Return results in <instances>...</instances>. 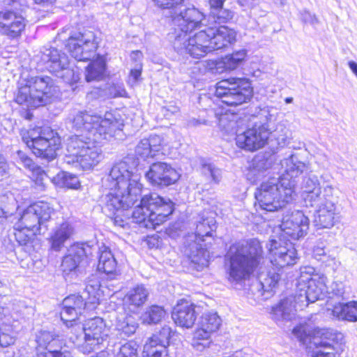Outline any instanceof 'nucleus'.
Here are the masks:
<instances>
[{
	"label": "nucleus",
	"instance_id": "55",
	"mask_svg": "<svg viewBox=\"0 0 357 357\" xmlns=\"http://www.w3.org/2000/svg\"><path fill=\"white\" fill-rule=\"evenodd\" d=\"M37 357H72L71 354L68 351H41L38 354Z\"/></svg>",
	"mask_w": 357,
	"mask_h": 357
},
{
	"label": "nucleus",
	"instance_id": "9",
	"mask_svg": "<svg viewBox=\"0 0 357 357\" xmlns=\"http://www.w3.org/2000/svg\"><path fill=\"white\" fill-rule=\"evenodd\" d=\"M23 142L37 157L52 160L61 145L57 133L49 127H37L23 134Z\"/></svg>",
	"mask_w": 357,
	"mask_h": 357
},
{
	"label": "nucleus",
	"instance_id": "20",
	"mask_svg": "<svg viewBox=\"0 0 357 357\" xmlns=\"http://www.w3.org/2000/svg\"><path fill=\"white\" fill-rule=\"evenodd\" d=\"M271 264L280 268L295 264L298 260L297 252L290 242L271 240L268 245Z\"/></svg>",
	"mask_w": 357,
	"mask_h": 357
},
{
	"label": "nucleus",
	"instance_id": "27",
	"mask_svg": "<svg viewBox=\"0 0 357 357\" xmlns=\"http://www.w3.org/2000/svg\"><path fill=\"white\" fill-rule=\"evenodd\" d=\"M337 248L329 246L326 242L319 241L313 248V256L326 267L335 271L340 266V261L337 259Z\"/></svg>",
	"mask_w": 357,
	"mask_h": 357
},
{
	"label": "nucleus",
	"instance_id": "4",
	"mask_svg": "<svg viewBox=\"0 0 357 357\" xmlns=\"http://www.w3.org/2000/svg\"><path fill=\"white\" fill-rule=\"evenodd\" d=\"M277 109L271 106H260L252 114V125L243 132L237 134L236 144L240 149L255 151L264 147L271 134L283 147L289 144L288 130L282 126L273 130L278 119Z\"/></svg>",
	"mask_w": 357,
	"mask_h": 357
},
{
	"label": "nucleus",
	"instance_id": "18",
	"mask_svg": "<svg viewBox=\"0 0 357 357\" xmlns=\"http://www.w3.org/2000/svg\"><path fill=\"white\" fill-rule=\"evenodd\" d=\"M222 319L215 312H204L198 322V328L194 332L192 346L198 351L208 347L211 342V335L220 327Z\"/></svg>",
	"mask_w": 357,
	"mask_h": 357
},
{
	"label": "nucleus",
	"instance_id": "43",
	"mask_svg": "<svg viewBox=\"0 0 357 357\" xmlns=\"http://www.w3.org/2000/svg\"><path fill=\"white\" fill-rule=\"evenodd\" d=\"M248 55L245 49H241L226 55L222 59V63L225 70H234L241 66Z\"/></svg>",
	"mask_w": 357,
	"mask_h": 357
},
{
	"label": "nucleus",
	"instance_id": "19",
	"mask_svg": "<svg viewBox=\"0 0 357 357\" xmlns=\"http://www.w3.org/2000/svg\"><path fill=\"white\" fill-rule=\"evenodd\" d=\"M53 212L50 204L38 202L27 207L17 222L40 234L42 227L50 220Z\"/></svg>",
	"mask_w": 357,
	"mask_h": 357
},
{
	"label": "nucleus",
	"instance_id": "58",
	"mask_svg": "<svg viewBox=\"0 0 357 357\" xmlns=\"http://www.w3.org/2000/svg\"><path fill=\"white\" fill-rule=\"evenodd\" d=\"M332 293L338 297L342 296L344 294V285L342 282H335L331 284Z\"/></svg>",
	"mask_w": 357,
	"mask_h": 357
},
{
	"label": "nucleus",
	"instance_id": "39",
	"mask_svg": "<svg viewBox=\"0 0 357 357\" xmlns=\"http://www.w3.org/2000/svg\"><path fill=\"white\" fill-rule=\"evenodd\" d=\"M215 222V218L212 215H206L204 213L200 216L195 234L196 241H204V237L211 236L212 231L216 227Z\"/></svg>",
	"mask_w": 357,
	"mask_h": 357
},
{
	"label": "nucleus",
	"instance_id": "53",
	"mask_svg": "<svg viewBox=\"0 0 357 357\" xmlns=\"http://www.w3.org/2000/svg\"><path fill=\"white\" fill-rule=\"evenodd\" d=\"M143 354H146L147 357H167V349H160L156 347H151L147 349L146 344L144 346Z\"/></svg>",
	"mask_w": 357,
	"mask_h": 357
},
{
	"label": "nucleus",
	"instance_id": "31",
	"mask_svg": "<svg viewBox=\"0 0 357 357\" xmlns=\"http://www.w3.org/2000/svg\"><path fill=\"white\" fill-rule=\"evenodd\" d=\"M282 166L284 168V171L282 176L278 178L280 181H283L284 179L287 180L289 183V185L291 190L296 192V178L306 169L305 164L298 161L296 158L291 155L282 161Z\"/></svg>",
	"mask_w": 357,
	"mask_h": 357
},
{
	"label": "nucleus",
	"instance_id": "47",
	"mask_svg": "<svg viewBox=\"0 0 357 357\" xmlns=\"http://www.w3.org/2000/svg\"><path fill=\"white\" fill-rule=\"evenodd\" d=\"M10 324L3 321L0 326V346L2 347L13 344L15 341V326Z\"/></svg>",
	"mask_w": 357,
	"mask_h": 357
},
{
	"label": "nucleus",
	"instance_id": "22",
	"mask_svg": "<svg viewBox=\"0 0 357 357\" xmlns=\"http://www.w3.org/2000/svg\"><path fill=\"white\" fill-rule=\"evenodd\" d=\"M309 224L308 218L302 211H295L283 218L280 225L282 236L284 238L299 239L307 234Z\"/></svg>",
	"mask_w": 357,
	"mask_h": 357
},
{
	"label": "nucleus",
	"instance_id": "32",
	"mask_svg": "<svg viewBox=\"0 0 357 357\" xmlns=\"http://www.w3.org/2000/svg\"><path fill=\"white\" fill-rule=\"evenodd\" d=\"M149 295V290L143 284H137L131 288L126 294L123 300L125 309L131 312H137L147 301Z\"/></svg>",
	"mask_w": 357,
	"mask_h": 357
},
{
	"label": "nucleus",
	"instance_id": "15",
	"mask_svg": "<svg viewBox=\"0 0 357 357\" xmlns=\"http://www.w3.org/2000/svg\"><path fill=\"white\" fill-rule=\"evenodd\" d=\"M99 41L93 31H85L72 34L66 41V47L77 61H89L96 55Z\"/></svg>",
	"mask_w": 357,
	"mask_h": 357
},
{
	"label": "nucleus",
	"instance_id": "8",
	"mask_svg": "<svg viewBox=\"0 0 357 357\" xmlns=\"http://www.w3.org/2000/svg\"><path fill=\"white\" fill-rule=\"evenodd\" d=\"M59 89L50 77H33L19 88L15 101L28 107H38L51 102Z\"/></svg>",
	"mask_w": 357,
	"mask_h": 357
},
{
	"label": "nucleus",
	"instance_id": "41",
	"mask_svg": "<svg viewBox=\"0 0 357 357\" xmlns=\"http://www.w3.org/2000/svg\"><path fill=\"white\" fill-rule=\"evenodd\" d=\"M167 314L163 307L153 305L146 308L141 315V320L143 324H156L162 321Z\"/></svg>",
	"mask_w": 357,
	"mask_h": 357
},
{
	"label": "nucleus",
	"instance_id": "61",
	"mask_svg": "<svg viewBox=\"0 0 357 357\" xmlns=\"http://www.w3.org/2000/svg\"><path fill=\"white\" fill-rule=\"evenodd\" d=\"M8 310L0 307V324L1 325L3 321L11 323L10 316L7 314Z\"/></svg>",
	"mask_w": 357,
	"mask_h": 357
},
{
	"label": "nucleus",
	"instance_id": "60",
	"mask_svg": "<svg viewBox=\"0 0 357 357\" xmlns=\"http://www.w3.org/2000/svg\"><path fill=\"white\" fill-rule=\"evenodd\" d=\"M178 110V107L175 105H169L167 107H164L162 109L164 115L167 116H169V114L177 113Z\"/></svg>",
	"mask_w": 357,
	"mask_h": 357
},
{
	"label": "nucleus",
	"instance_id": "52",
	"mask_svg": "<svg viewBox=\"0 0 357 357\" xmlns=\"http://www.w3.org/2000/svg\"><path fill=\"white\" fill-rule=\"evenodd\" d=\"M15 159L24 167L32 171L35 170V164L33 160L23 151H17L15 154Z\"/></svg>",
	"mask_w": 357,
	"mask_h": 357
},
{
	"label": "nucleus",
	"instance_id": "51",
	"mask_svg": "<svg viewBox=\"0 0 357 357\" xmlns=\"http://www.w3.org/2000/svg\"><path fill=\"white\" fill-rule=\"evenodd\" d=\"M54 341H55V336L49 331H41L36 336V342L38 344L42 347H46Z\"/></svg>",
	"mask_w": 357,
	"mask_h": 357
},
{
	"label": "nucleus",
	"instance_id": "25",
	"mask_svg": "<svg viewBox=\"0 0 357 357\" xmlns=\"http://www.w3.org/2000/svg\"><path fill=\"white\" fill-rule=\"evenodd\" d=\"M301 191L306 206H314L323 199L321 183L316 175L309 174L303 177Z\"/></svg>",
	"mask_w": 357,
	"mask_h": 357
},
{
	"label": "nucleus",
	"instance_id": "46",
	"mask_svg": "<svg viewBox=\"0 0 357 357\" xmlns=\"http://www.w3.org/2000/svg\"><path fill=\"white\" fill-rule=\"evenodd\" d=\"M14 236L16 241L21 245H26L31 243L35 236L40 234L32 229H29L24 226L16 222L13 227Z\"/></svg>",
	"mask_w": 357,
	"mask_h": 357
},
{
	"label": "nucleus",
	"instance_id": "2",
	"mask_svg": "<svg viewBox=\"0 0 357 357\" xmlns=\"http://www.w3.org/2000/svg\"><path fill=\"white\" fill-rule=\"evenodd\" d=\"M127 160L115 164L103 180V185L110 191L102 199V211L119 227L124 226L121 213L138 201L143 188L141 176L133 172Z\"/></svg>",
	"mask_w": 357,
	"mask_h": 357
},
{
	"label": "nucleus",
	"instance_id": "54",
	"mask_svg": "<svg viewBox=\"0 0 357 357\" xmlns=\"http://www.w3.org/2000/svg\"><path fill=\"white\" fill-rule=\"evenodd\" d=\"M142 74V65L137 64L136 68L132 69L130 73L128 83L133 86L139 81Z\"/></svg>",
	"mask_w": 357,
	"mask_h": 357
},
{
	"label": "nucleus",
	"instance_id": "7",
	"mask_svg": "<svg viewBox=\"0 0 357 357\" xmlns=\"http://www.w3.org/2000/svg\"><path fill=\"white\" fill-rule=\"evenodd\" d=\"M289 183L284 179L272 177L261 183L256 189L255 197L257 210L274 212L284 207L293 202L296 196L289 185Z\"/></svg>",
	"mask_w": 357,
	"mask_h": 357
},
{
	"label": "nucleus",
	"instance_id": "42",
	"mask_svg": "<svg viewBox=\"0 0 357 357\" xmlns=\"http://www.w3.org/2000/svg\"><path fill=\"white\" fill-rule=\"evenodd\" d=\"M192 250L188 254L192 263L197 265V268L207 266L209 261V252L206 249L202 248L199 243L195 242L191 248Z\"/></svg>",
	"mask_w": 357,
	"mask_h": 357
},
{
	"label": "nucleus",
	"instance_id": "14",
	"mask_svg": "<svg viewBox=\"0 0 357 357\" xmlns=\"http://www.w3.org/2000/svg\"><path fill=\"white\" fill-rule=\"evenodd\" d=\"M96 248L85 243L72 245L63 257L61 268L64 277L76 278L84 273L85 264Z\"/></svg>",
	"mask_w": 357,
	"mask_h": 357
},
{
	"label": "nucleus",
	"instance_id": "62",
	"mask_svg": "<svg viewBox=\"0 0 357 357\" xmlns=\"http://www.w3.org/2000/svg\"><path fill=\"white\" fill-rule=\"evenodd\" d=\"M225 0H209L211 11L217 10L221 8Z\"/></svg>",
	"mask_w": 357,
	"mask_h": 357
},
{
	"label": "nucleus",
	"instance_id": "57",
	"mask_svg": "<svg viewBox=\"0 0 357 357\" xmlns=\"http://www.w3.org/2000/svg\"><path fill=\"white\" fill-rule=\"evenodd\" d=\"M301 19L305 23H309L311 24H316L319 22V20L315 15L310 13L307 10H303L301 12Z\"/></svg>",
	"mask_w": 357,
	"mask_h": 357
},
{
	"label": "nucleus",
	"instance_id": "48",
	"mask_svg": "<svg viewBox=\"0 0 357 357\" xmlns=\"http://www.w3.org/2000/svg\"><path fill=\"white\" fill-rule=\"evenodd\" d=\"M259 278L261 279L260 283L263 289L265 291H271L280 280V273L275 272V271H270L267 273L264 278H262V275H260Z\"/></svg>",
	"mask_w": 357,
	"mask_h": 357
},
{
	"label": "nucleus",
	"instance_id": "49",
	"mask_svg": "<svg viewBox=\"0 0 357 357\" xmlns=\"http://www.w3.org/2000/svg\"><path fill=\"white\" fill-rule=\"evenodd\" d=\"M137 344L133 342H128L119 348L115 352L114 357H137Z\"/></svg>",
	"mask_w": 357,
	"mask_h": 357
},
{
	"label": "nucleus",
	"instance_id": "50",
	"mask_svg": "<svg viewBox=\"0 0 357 357\" xmlns=\"http://www.w3.org/2000/svg\"><path fill=\"white\" fill-rule=\"evenodd\" d=\"M210 15L218 23L226 22L233 17V13L228 9H224L222 7L217 10L211 11Z\"/></svg>",
	"mask_w": 357,
	"mask_h": 357
},
{
	"label": "nucleus",
	"instance_id": "16",
	"mask_svg": "<svg viewBox=\"0 0 357 357\" xmlns=\"http://www.w3.org/2000/svg\"><path fill=\"white\" fill-rule=\"evenodd\" d=\"M333 187L326 185L323 189V199L318 204L313 223L317 229H331L339 221V211L336 204L331 200Z\"/></svg>",
	"mask_w": 357,
	"mask_h": 357
},
{
	"label": "nucleus",
	"instance_id": "1",
	"mask_svg": "<svg viewBox=\"0 0 357 357\" xmlns=\"http://www.w3.org/2000/svg\"><path fill=\"white\" fill-rule=\"evenodd\" d=\"M72 128L88 136L73 135L67 139L65 161L83 170L91 169L102 160L101 150L96 144L116 136L123 128L118 112H107L102 117L93 112L77 111L70 114Z\"/></svg>",
	"mask_w": 357,
	"mask_h": 357
},
{
	"label": "nucleus",
	"instance_id": "64",
	"mask_svg": "<svg viewBox=\"0 0 357 357\" xmlns=\"http://www.w3.org/2000/svg\"><path fill=\"white\" fill-rule=\"evenodd\" d=\"M36 4L50 5L52 4L56 0H33Z\"/></svg>",
	"mask_w": 357,
	"mask_h": 357
},
{
	"label": "nucleus",
	"instance_id": "11",
	"mask_svg": "<svg viewBox=\"0 0 357 357\" xmlns=\"http://www.w3.org/2000/svg\"><path fill=\"white\" fill-rule=\"evenodd\" d=\"M215 94L222 103L237 106L250 100L252 88L247 78L230 77L217 83Z\"/></svg>",
	"mask_w": 357,
	"mask_h": 357
},
{
	"label": "nucleus",
	"instance_id": "35",
	"mask_svg": "<svg viewBox=\"0 0 357 357\" xmlns=\"http://www.w3.org/2000/svg\"><path fill=\"white\" fill-rule=\"evenodd\" d=\"M74 234V228L67 222H63L56 227L50 236V243L52 250L58 252L64 246L68 241Z\"/></svg>",
	"mask_w": 357,
	"mask_h": 357
},
{
	"label": "nucleus",
	"instance_id": "45",
	"mask_svg": "<svg viewBox=\"0 0 357 357\" xmlns=\"http://www.w3.org/2000/svg\"><path fill=\"white\" fill-rule=\"evenodd\" d=\"M105 70V62L102 57H98L86 67V80L91 82L100 79Z\"/></svg>",
	"mask_w": 357,
	"mask_h": 357
},
{
	"label": "nucleus",
	"instance_id": "36",
	"mask_svg": "<svg viewBox=\"0 0 357 357\" xmlns=\"http://www.w3.org/2000/svg\"><path fill=\"white\" fill-rule=\"evenodd\" d=\"M138 328V323L134 316L127 313L119 314L116 320L115 330L122 338L133 335Z\"/></svg>",
	"mask_w": 357,
	"mask_h": 357
},
{
	"label": "nucleus",
	"instance_id": "3",
	"mask_svg": "<svg viewBox=\"0 0 357 357\" xmlns=\"http://www.w3.org/2000/svg\"><path fill=\"white\" fill-rule=\"evenodd\" d=\"M326 278L315 272L312 266L301 268L297 279V293L289 296L272 307V319L278 324L291 321L295 318L298 309L307 306L321 298L327 291Z\"/></svg>",
	"mask_w": 357,
	"mask_h": 357
},
{
	"label": "nucleus",
	"instance_id": "24",
	"mask_svg": "<svg viewBox=\"0 0 357 357\" xmlns=\"http://www.w3.org/2000/svg\"><path fill=\"white\" fill-rule=\"evenodd\" d=\"M26 26L24 18L10 10L0 11V33L9 38H16L22 34Z\"/></svg>",
	"mask_w": 357,
	"mask_h": 357
},
{
	"label": "nucleus",
	"instance_id": "21",
	"mask_svg": "<svg viewBox=\"0 0 357 357\" xmlns=\"http://www.w3.org/2000/svg\"><path fill=\"white\" fill-rule=\"evenodd\" d=\"M205 15L195 7L188 8L172 16L176 33H186L202 29L205 24Z\"/></svg>",
	"mask_w": 357,
	"mask_h": 357
},
{
	"label": "nucleus",
	"instance_id": "6",
	"mask_svg": "<svg viewBox=\"0 0 357 357\" xmlns=\"http://www.w3.org/2000/svg\"><path fill=\"white\" fill-rule=\"evenodd\" d=\"M173 212V204L158 194L152 192L144 195L132 213L133 222L149 229H156L157 226L166 221Z\"/></svg>",
	"mask_w": 357,
	"mask_h": 357
},
{
	"label": "nucleus",
	"instance_id": "63",
	"mask_svg": "<svg viewBox=\"0 0 357 357\" xmlns=\"http://www.w3.org/2000/svg\"><path fill=\"white\" fill-rule=\"evenodd\" d=\"M348 66H349L350 70L352 71V73L357 77V63H356L354 61H349L348 62Z\"/></svg>",
	"mask_w": 357,
	"mask_h": 357
},
{
	"label": "nucleus",
	"instance_id": "40",
	"mask_svg": "<svg viewBox=\"0 0 357 357\" xmlns=\"http://www.w3.org/2000/svg\"><path fill=\"white\" fill-rule=\"evenodd\" d=\"M173 331L168 326H164L158 332L153 334L146 342V348L151 347H159L160 349H167L172 337Z\"/></svg>",
	"mask_w": 357,
	"mask_h": 357
},
{
	"label": "nucleus",
	"instance_id": "29",
	"mask_svg": "<svg viewBox=\"0 0 357 357\" xmlns=\"http://www.w3.org/2000/svg\"><path fill=\"white\" fill-rule=\"evenodd\" d=\"M330 333L326 329H316L314 331L311 343L317 349L312 357H336L335 348L328 337Z\"/></svg>",
	"mask_w": 357,
	"mask_h": 357
},
{
	"label": "nucleus",
	"instance_id": "56",
	"mask_svg": "<svg viewBox=\"0 0 357 357\" xmlns=\"http://www.w3.org/2000/svg\"><path fill=\"white\" fill-rule=\"evenodd\" d=\"M184 0H153L158 6L162 8H171L183 2Z\"/></svg>",
	"mask_w": 357,
	"mask_h": 357
},
{
	"label": "nucleus",
	"instance_id": "33",
	"mask_svg": "<svg viewBox=\"0 0 357 357\" xmlns=\"http://www.w3.org/2000/svg\"><path fill=\"white\" fill-rule=\"evenodd\" d=\"M272 165L271 159L264 156L255 157L246 174L247 179L252 184L257 183L269 173Z\"/></svg>",
	"mask_w": 357,
	"mask_h": 357
},
{
	"label": "nucleus",
	"instance_id": "28",
	"mask_svg": "<svg viewBox=\"0 0 357 357\" xmlns=\"http://www.w3.org/2000/svg\"><path fill=\"white\" fill-rule=\"evenodd\" d=\"M163 146L164 141L161 136L151 135L139 141L135 147V154L138 158L144 160L153 158L162 149Z\"/></svg>",
	"mask_w": 357,
	"mask_h": 357
},
{
	"label": "nucleus",
	"instance_id": "10",
	"mask_svg": "<svg viewBox=\"0 0 357 357\" xmlns=\"http://www.w3.org/2000/svg\"><path fill=\"white\" fill-rule=\"evenodd\" d=\"M85 294L87 301H84L82 296L70 295L63 301V308L61 312V319L68 327L75 326L79 315L83 314L87 304L93 305L99 303L101 296L100 284L98 280H91L86 285Z\"/></svg>",
	"mask_w": 357,
	"mask_h": 357
},
{
	"label": "nucleus",
	"instance_id": "17",
	"mask_svg": "<svg viewBox=\"0 0 357 357\" xmlns=\"http://www.w3.org/2000/svg\"><path fill=\"white\" fill-rule=\"evenodd\" d=\"M41 60L45 68L64 82L72 84L77 82L79 75L73 69L68 68L69 60L65 54H61L55 48L47 49L41 55Z\"/></svg>",
	"mask_w": 357,
	"mask_h": 357
},
{
	"label": "nucleus",
	"instance_id": "34",
	"mask_svg": "<svg viewBox=\"0 0 357 357\" xmlns=\"http://www.w3.org/2000/svg\"><path fill=\"white\" fill-rule=\"evenodd\" d=\"M37 173L42 181L46 177L59 188L77 189L79 186L78 178L74 174L68 172H59L56 175H53L49 170L45 172L44 170L38 169Z\"/></svg>",
	"mask_w": 357,
	"mask_h": 357
},
{
	"label": "nucleus",
	"instance_id": "38",
	"mask_svg": "<svg viewBox=\"0 0 357 357\" xmlns=\"http://www.w3.org/2000/svg\"><path fill=\"white\" fill-rule=\"evenodd\" d=\"M332 315L339 320L357 321V301L335 305L332 310Z\"/></svg>",
	"mask_w": 357,
	"mask_h": 357
},
{
	"label": "nucleus",
	"instance_id": "44",
	"mask_svg": "<svg viewBox=\"0 0 357 357\" xmlns=\"http://www.w3.org/2000/svg\"><path fill=\"white\" fill-rule=\"evenodd\" d=\"M201 172L210 183L218 184L222 177V171L215 164L208 160H203L201 162Z\"/></svg>",
	"mask_w": 357,
	"mask_h": 357
},
{
	"label": "nucleus",
	"instance_id": "23",
	"mask_svg": "<svg viewBox=\"0 0 357 357\" xmlns=\"http://www.w3.org/2000/svg\"><path fill=\"white\" fill-rule=\"evenodd\" d=\"M145 177L153 185L167 186L178 181L180 174L170 165L158 162L150 166Z\"/></svg>",
	"mask_w": 357,
	"mask_h": 357
},
{
	"label": "nucleus",
	"instance_id": "26",
	"mask_svg": "<svg viewBox=\"0 0 357 357\" xmlns=\"http://www.w3.org/2000/svg\"><path fill=\"white\" fill-rule=\"evenodd\" d=\"M199 309V307L192 304L179 303L174 309L172 319L177 326L190 328L197 320Z\"/></svg>",
	"mask_w": 357,
	"mask_h": 357
},
{
	"label": "nucleus",
	"instance_id": "5",
	"mask_svg": "<svg viewBox=\"0 0 357 357\" xmlns=\"http://www.w3.org/2000/svg\"><path fill=\"white\" fill-rule=\"evenodd\" d=\"M261 257L262 247L256 239L231 245L225 256L228 280L238 284L248 279L260 264Z\"/></svg>",
	"mask_w": 357,
	"mask_h": 357
},
{
	"label": "nucleus",
	"instance_id": "13",
	"mask_svg": "<svg viewBox=\"0 0 357 357\" xmlns=\"http://www.w3.org/2000/svg\"><path fill=\"white\" fill-rule=\"evenodd\" d=\"M72 332L84 334V342L79 346V351L84 354H89L99 349V346L106 341L108 337V329L104 320L100 317L89 319L83 326L75 323Z\"/></svg>",
	"mask_w": 357,
	"mask_h": 357
},
{
	"label": "nucleus",
	"instance_id": "30",
	"mask_svg": "<svg viewBox=\"0 0 357 357\" xmlns=\"http://www.w3.org/2000/svg\"><path fill=\"white\" fill-rule=\"evenodd\" d=\"M206 30H211L213 34L210 36V46L212 52L215 50L222 49L229 45L233 44L236 40V32L226 26H221L218 28L208 27Z\"/></svg>",
	"mask_w": 357,
	"mask_h": 357
},
{
	"label": "nucleus",
	"instance_id": "59",
	"mask_svg": "<svg viewBox=\"0 0 357 357\" xmlns=\"http://www.w3.org/2000/svg\"><path fill=\"white\" fill-rule=\"evenodd\" d=\"M239 5L244 8V10L252 9L258 5V0H238Z\"/></svg>",
	"mask_w": 357,
	"mask_h": 357
},
{
	"label": "nucleus",
	"instance_id": "37",
	"mask_svg": "<svg viewBox=\"0 0 357 357\" xmlns=\"http://www.w3.org/2000/svg\"><path fill=\"white\" fill-rule=\"evenodd\" d=\"M98 269L107 275L116 273L117 263L110 249L105 245L99 248Z\"/></svg>",
	"mask_w": 357,
	"mask_h": 357
},
{
	"label": "nucleus",
	"instance_id": "12",
	"mask_svg": "<svg viewBox=\"0 0 357 357\" xmlns=\"http://www.w3.org/2000/svg\"><path fill=\"white\" fill-rule=\"evenodd\" d=\"M212 31L202 29L193 36L176 33L174 41L175 50L181 54H188L194 59H201L212 52L210 36Z\"/></svg>",
	"mask_w": 357,
	"mask_h": 357
}]
</instances>
